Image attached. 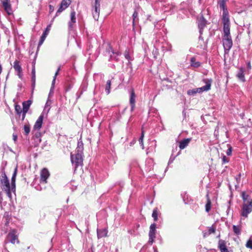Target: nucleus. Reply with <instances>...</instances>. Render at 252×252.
Returning <instances> with one entry per match:
<instances>
[{"mask_svg":"<svg viewBox=\"0 0 252 252\" xmlns=\"http://www.w3.org/2000/svg\"><path fill=\"white\" fill-rule=\"evenodd\" d=\"M232 148L231 147H230L229 148H228V149L227 150V152H226V154L228 155V156H230L231 155V153H232Z\"/></svg>","mask_w":252,"mask_h":252,"instance_id":"obj_42","label":"nucleus"},{"mask_svg":"<svg viewBox=\"0 0 252 252\" xmlns=\"http://www.w3.org/2000/svg\"><path fill=\"white\" fill-rule=\"evenodd\" d=\"M50 28H51V25L47 26L45 31L43 33L42 35H41V36L40 37V40L38 43V47H39L40 46H41L44 42L45 38L47 37V35L48 34L49 31L50 30Z\"/></svg>","mask_w":252,"mask_h":252,"instance_id":"obj_16","label":"nucleus"},{"mask_svg":"<svg viewBox=\"0 0 252 252\" xmlns=\"http://www.w3.org/2000/svg\"><path fill=\"white\" fill-rule=\"evenodd\" d=\"M72 0H62L60 6L57 11L56 15L66 9L71 4Z\"/></svg>","mask_w":252,"mask_h":252,"instance_id":"obj_12","label":"nucleus"},{"mask_svg":"<svg viewBox=\"0 0 252 252\" xmlns=\"http://www.w3.org/2000/svg\"><path fill=\"white\" fill-rule=\"evenodd\" d=\"M27 112L22 111V121H24L26 117V115Z\"/></svg>","mask_w":252,"mask_h":252,"instance_id":"obj_43","label":"nucleus"},{"mask_svg":"<svg viewBox=\"0 0 252 252\" xmlns=\"http://www.w3.org/2000/svg\"><path fill=\"white\" fill-rule=\"evenodd\" d=\"M83 144L82 142H78V146L75 151V153H71L70 158L72 164H75V168L76 169L79 166H82L83 163Z\"/></svg>","mask_w":252,"mask_h":252,"instance_id":"obj_4","label":"nucleus"},{"mask_svg":"<svg viewBox=\"0 0 252 252\" xmlns=\"http://www.w3.org/2000/svg\"><path fill=\"white\" fill-rule=\"evenodd\" d=\"M190 65L192 67L197 68L201 65V63L199 62L196 61L195 57H192L190 59Z\"/></svg>","mask_w":252,"mask_h":252,"instance_id":"obj_22","label":"nucleus"},{"mask_svg":"<svg viewBox=\"0 0 252 252\" xmlns=\"http://www.w3.org/2000/svg\"><path fill=\"white\" fill-rule=\"evenodd\" d=\"M188 94L189 95H194L197 93L196 89H193V90H189L187 92Z\"/></svg>","mask_w":252,"mask_h":252,"instance_id":"obj_35","label":"nucleus"},{"mask_svg":"<svg viewBox=\"0 0 252 252\" xmlns=\"http://www.w3.org/2000/svg\"><path fill=\"white\" fill-rule=\"evenodd\" d=\"M223 163H227L229 161V159L225 156H223L222 157Z\"/></svg>","mask_w":252,"mask_h":252,"instance_id":"obj_39","label":"nucleus"},{"mask_svg":"<svg viewBox=\"0 0 252 252\" xmlns=\"http://www.w3.org/2000/svg\"><path fill=\"white\" fill-rule=\"evenodd\" d=\"M3 7H4V10L6 12V13L8 15H10L12 13L11 5L10 3H5L2 4Z\"/></svg>","mask_w":252,"mask_h":252,"instance_id":"obj_21","label":"nucleus"},{"mask_svg":"<svg viewBox=\"0 0 252 252\" xmlns=\"http://www.w3.org/2000/svg\"><path fill=\"white\" fill-rule=\"evenodd\" d=\"M241 197L243 203L241 208V216L246 218L252 211V198L245 191L241 193Z\"/></svg>","mask_w":252,"mask_h":252,"instance_id":"obj_2","label":"nucleus"},{"mask_svg":"<svg viewBox=\"0 0 252 252\" xmlns=\"http://www.w3.org/2000/svg\"><path fill=\"white\" fill-rule=\"evenodd\" d=\"M9 242L12 244H15L16 243L17 244L20 243V241L17 235V230L16 229H11L8 233L6 238L4 241V244H6Z\"/></svg>","mask_w":252,"mask_h":252,"instance_id":"obj_6","label":"nucleus"},{"mask_svg":"<svg viewBox=\"0 0 252 252\" xmlns=\"http://www.w3.org/2000/svg\"><path fill=\"white\" fill-rule=\"evenodd\" d=\"M15 110L16 113L19 115H20L23 111V109H21V106L18 104L15 105Z\"/></svg>","mask_w":252,"mask_h":252,"instance_id":"obj_32","label":"nucleus"},{"mask_svg":"<svg viewBox=\"0 0 252 252\" xmlns=\"http://www.w3.org/2000/svg\"><path fill=\"white\" fill-rule=\"evenodd\" d=\"M32 87L33 89L35 85V68L34 65H33L32 70Z\"/></svg>","mask_w":252,"mask_h":252,"instance_id":"obj_23","label":"nucleus"},{"mask_svg":"<svg viewBox=\"0 0 252 252\" xmlns=\"http://www.w3.org/2000/svg\"><path fill=\"white\" fill-rule=\"evenodd\" d=\"M13 68L17 72V75L20 78H22V69L21 66L20 64V62L18 60H16L14 62Z\"/></svg>","mask_w":252,"mask_h":252,"instance_id":"obj_15","label":"nucleus"},{"mask_svg":"<svg viewBox=\"0 0 252 252\" xmlns=\"http://www.w3.org/2000/svg\"><path fill=\"white\" fill-rule=\"evenodd\" d=\"M218 248L220 252H228L225 242L223 240H220L218 243Z\"/></svg>","mask_w":252,"mask_h":252,"instance_id":"obj_17","label":"nucleus"},{"mask_svg":"<svg viewBox=\"0 0 252 252\" xmlns=\"http://www.w3.org/2000/svg\"><path fill=\"white\" fill-rule=\"evenodd\" d=\"M216 228L214 225H212L209 229L208 232L209 234L215 233L216 232Z\"/></svg>","mask_w":252,"mask_h":252,"instance_id":"obj_34","label":"nucleus"},{"mask_svg":"<svg viewBox=\"0 0 252 252\" xmlns=\"http://www.w3.org/2000/svg\"><path fill=\"white\" fill-rule=\"evenodd\" d=\"M43 120V115H41L38 117L37 121H36V122L34 125V128L36 129H39L42 126Z\"/></svg>","mask_w":252,"mask_h":252,"instance_id":"obj_19","label":"nucleus"},{"mask_svg":"<svg viewBox=\"0 0 252 252\" xmlns=\"http://www.w3.org/2000/svg\"><path fill=\"white\" fill-rule=\"evenodd\" d=\"M158 210L157 208H156L154 209L153 213H152V217L154 218V220L155 221H157L158 220Z\"/></svg>","mask_w":252,"mask_h":252,"instance_id":"obj_28","label":"nucleus"},{"mask_svg":"<svg viewBox=\"0 0 252 252\" xmlns=\"http://www.w3.org/2000/svg\"><path fill=\"white\" fill-rule=\"evenodd\" d=\"M233 230L235 234L239 235L241 233V229L238 226L233 225Z\"/></svg>","mask_w":252,"mask_h":252,"instance_id":"obj_30","label":"nucleus"},{"mask_svg":"<svg viewBox=\"0 0 252 252\" xmlns=\"http://www.w3.org/2000/svg\"><path fill=\"white\" fill-rule=\"evenodd\" d=\"M41 133L40 132H36L34 135L33 136V138L34 140L35 141V143L37 145L39 143L41 142Z\"/></svg>","mask_w":252,"mask_h":252,"instance_id":"obj_26","label":"nucleus"},{"mask_svg":"<svg viewBox=\"0 0 252 252\" xmlns=\"http://www.w3.org/2000/svg\"><path fill=\"white\" fill-rule=\"evenodd\" d=\"M115 55L119 56L120 54L118 52L115 53L113 50L112 49L111 46L109 44H108L106 48L105 56H109V61L113 59L118 60V59L115 56Z\"/></svg>","mask_w":252,"mask_h":252,"instance_id":"obj_9","label":"nucleus"},{"mask_svg":"<svg viewBox=\"0 0 252 252\" xmlns=\"http://www.w3.org/2000/svg\"><path fill=\"white\" fill-rule=\"evenodd\" d=\"M248 67L249 68H251V64H250V63H249L248 64Z\"/></svg>","mask_w":252,"mask_h":252,"instance_id":"obj_49","label":"nucleus"},{"mask_svg":"<svg viewBox=\"0 0 252 252\" xmlns=\"http://www.w3.org/2000/svg\"><path fill=\"white\" fill-rule=\"evenodd\" d=\"M100 9V0H95L94 4H92V13L93 18L95 20L97 21L99 17Z\"/></svg>","mask_w":252,"mask_h":252,"instance_id":"obj_7","label":"nucleus"},{"mask_svg":"<svg viewBox=\"0 0 252 252\" xmlns=\"http://www.w3.org/2000/svg\"><path fill=\"white\" fill-rule=\"evenodd\" d=\"M138 17V12L136 11H135L132 15L133 18V24H134L135 21L137 17Z\"/></svg>","mask_w":252,"mask_h":252,"instance_id":"obj_36","label":"nucleus"},{"mask_svg":"<svg viewBox=\"0 0 252 252\" xmlns=\"http://www.w3.org/2000/svg\"><path fill=\"white\" fill-rule=\"evenodd\" d=\"M125 56L126 59H127L128 60H129L130 55L127 51H126L125 52Z\"/></svg>","mask_w":252,"mask_h":252,"instance_id":"obj_40","label":"nucleus"},{"mask_svg":"<svg viewBox=\"0 0 252 252\" xmlns=\"http://www.w3.org/2000/svg\"><path fill=\"white\" fill-rule=\"evenodd\" d=\"M198 28L200 30V32H202V31L204 29V28L206 27L207 24V20L205 19L203 15H201L198 19Z\"/></svg>","mask_w":252,"mask_h":252,"instance_id":"obj_14","label":"nucleus"},{"mask_svg":"<svg viewBox=\"0 0 252 252\" xmlns=\"http://www.w3.org/2000/svg\"><path fill=\"white\" fill-rule=\"evenodd\" d=\"M135 98L136 95L134 89L132 88L131 90L130 97L129 99V103L131 106V111H133L135 107Z\"/></svg>","mask_w":252,"mask_h":252,"instance_id":"obj_13","label":"nucleus"},{"mask_svg":"<svg viewBox=\"0 0 252 252\" xmlns=\"http://www.w3.org/2000/svg\"><path fill=\"white\" fill-rule=\"evenodd\" d=\"M237 77L240 80H241L243 82H244L245 81V76H244V70L243 68H241L239 69V71L237 74Z\"/></svg>","mask_w":252,"mask_h":252,"instance_id":"obj_24","label":"nucleus"},{"mask_svg":"<svg viewBox=\"0 0 252 252\" xmlns=\"http://www.w3.org/2000/svg\"><path fill=\"white\" fill-rule=\"evenodd\" d=\"M75 12L74 11H71L70 13V22H69V26L71 28L72 27V25L76 22V17H75Z\"/></svg>","mask_w":252,"mask_h":252,"instance_id":"obj_25","label":"nucleus"},{"mask_svg":"<svg viewBox=\"0 0 252 252\" xmlns=\"http://www.w3.org/2000/svg\"><path fill=\"white\" fill-rule=\"evenodd\" d=\"M17 173V168H15L11 178V186L9 180L5 173L1 174L0 178V187L2 191L6 194L7 196L11 198V192L15 191L16 189V177Z\"/></svg>","mask_w":252,"mask_h":252,"instance_id":"obj_1","label":"nucleus"},{"mask_svg":"<svg viewBox=\"0 0 252 252\" xmlns=\"http://www.w3.org/2000/svg\"><path fill=\"white\" fill-rule=\"evenodd\" d=\"M13 139L14 141V142H16L17 139V136L16 134H13Z\"/></svg>","mask_w":252,"mask_h":252,"instance_id":"obj_44","label":"nucleus"},{"mask_svg":"<svg viewBox=\"0 0 252 252\" xmlns=\"http://www.w3.org/2000/svg\"><path fill=\"white\" fill-rule=\"evenodd\" d=\"M230 23L223 24V35L222 36L223 45L225 52H228L232 46L233 42L230 35Z\"/></svg>","mask_w":252,"mask_h":252,"instance_id":"obj_3","label":"nucleus"},{"mask_svg":"<svg viewBox=\"0 0 252 252\" xmlns=\"http://www.w3.org/2000/svg\"><path fill=\"white\" fill-rule=\"evenodd\" d=\"M50 176V173L48 170L46 168H43L40 172V183L46 184L47 183V180Z\"/></svg>","mask_w":252,"mask_h":252,"instance_id":"obj_11","label":"nucleus"},{"mask_svg":"<svg viewBox=\"0 0 252 252\" xmlns=\"http://www.w3.org/2000/svg\"><path fill=\"white\" fill-rule=\"evenodd\" d=\"M1 195V192L0 191V196Z\"/></svg>","mask_w":252,"mask_h":252,"instance_id":"obj_51","label":"nucleus"},{"mask_svg":"<svg viewBox=\"0 0 252 252\" xmlns=\"http://www.w3.org/2000/svg\"><path fill=\"white\" fill-rule=\"evenodd\" d=\"M53 8L52 7L51 5H50V10H53Z\"/></svg>","mask_w":252,"mask_h":252,"instance_id":"obj_50","label":"nucleus"},{"mask_svg":"<svg viewBox=\"0 0 252 252\" xmlns=\"http://www.w3.org/2000/svg\"><path fill=\"white\" fill-rule=\"evenodd\" d=\"M2 4H4L6 3H10V0H3L2 1Z\"/></svg>","mask_w":252,"mask_h":252,"instance_id":"obj_45","label":"nucleus"},{"mask_svg":"<svg viewBox=\"0 0 252 252\" xmlns=\"http://www.w3.org/2000/svg\"><path fill=\"white\" fill-rule=\"evenodd\" d=\"M32 100H28L27 101H24L23 104V111L27 112L29 111L30 106L32 103Z\"/></svg>","mask_w":252,"mask_h":252,"instance_id":"obj_20","label":"nucleus"},{"mask_svg":"<svg viewBox=\"0 0 252 252\" xmlns=\"http://www.w3.org/2000/svg\"><path fill=\"white\" fill-rule=\"evenodd\" d=\"M246 247L247 248L250 249L252 250V235L249 238V239L247 241L246 244Z\"/></svg>","mask_w":252,"mask_h":252,"instance_id":"obj_31","label":"nucleus"},{"mask_svg":"<svg viewBox=\"0 0 252 252\" xmlns=\"http://www.w3.org/2000/svg\"><path fill=\"white\" fill-rule=\"evenodd\" d=\"M203 81L206 84V85L200 88H196V90L197 93H200L204 91H208L211 89L212 80L211 79H204Z\"/></svg>","mask_w":252,"mask_h":252,"instance_id":"obj_8","label":"nucleus"},{"mask_svg":"<svg viewBox=\"0 0 252 252\" xmlns=\"http://www.w3.org/2000/svg\"><path fill=\"white\" fill-rule=\"evenodd\" d=\"M143 139H144V137H140L139 139V143L141 144V146H142L143 147ZM143 149L144 148L143 147L142 148Z\"/></svg>","mask_w":252,"mask_h":252,"instance_id":"obj_41","label":"nucleus"},{"mask_svg":"<svg viewBox=\"0 0 252 252\" xmlns=\"http://www.w3.org/2000/svg\"><path fill=\"white\" fill-rule=\"evenodd\" d=\"M191 140V138L184 139L179 143V147L181 150L184 149L187 147Z\"/></svg>","mask_w":252,"mask_h":252,"instance_id":"obj_18","label":"nucleus"},{"mask_svg":"<svg viewBox=\"0 0 252 252\" xmlns=\"http://www.w3.org/2000/svg\"><path fill=\"white\" fill-rule=\"evenodd\" d=\"M2 71V67L1 64H0V74L1 73Z\"/></svg>","mask_w":252,"mask_h":252,"instance_id":"obj_48","label":"nucleus"},{"mask_svg":"<svg viewBox=\"0 0 252 252\" xmlns=\"http://www.w3.org/2000/svg\"><path fill=\"white\" fill-rule=\"evenodd\" d=\"M141 137H144V131L143 130H142Z\"/></svg>","mask_w":252,"mask_h":252,"instance_id":"obj_46","label":"nucleus"},{"mask_svg":"<svg viewBox=\"0 0 252 252\" xmlns=\"http://www.w3.org/2000/svg\"><path fill=\"white\" fill-rule=\"evenodd\" d=\"M31 248H32H32H33V247H32V246L31 245H30V246H28V247H27V250H29Z\"/></svg>","mask_w":252,"mask_h":252,"instance_id":"obj_47","label":"nucleus"},{"mask_svg":"<svg viewBox=\"0 0 252 252\" xmlns=\"http://www.w3.org/2000/svg\"><path fill=\"white\" fill-rule=\"evenodd\" d=\"M60 70V67H59L57 71L56 72L55 74V76L54 77V79L53 80V83L52 84H54V82L55 81V80H56V76L59 74V71Z\"/></svg>","mask_w":252,"mask_h":252,"instance_id":"obj_37","label":"nucleus"},{"mask_svg":"<svg viewBox=\"0 0 252 252\" xmlns=\"http://www.w3.org/2000/svg\"><path fill=\"white\" fill-rule=\"evenodd\" d=\"M156 224L153 223L150 226L149 232V243L151 245L153 243L154 239L156 238Z\"/></svg>","mask_w":252,"mask_h":252,"instance_id":"obj_10","label":"nucleus"},{"mask_svg":"<svg viewBox=\"0 0 252 252\" xmlns=\"http://www.w3.org/2000/svg\"><path fill=\"white\" fill-rule=\"evenodd\" d=\"M218 5L222 10V22L230 23L229 15L227 9L225 0H218Z\"/></svg>","mask_w":252,"mask_h":252,"instance_id":"obj_5","label":"nucleus"},{"mask_svg":"<svg viewBox=\"0 0 252 252\" xmlns=\"http://www.w3.org/2000/svg\"><path fill=\"white\" fill-rule=\"evenodd\" d=\"M111 82L110 80H108L106 82L105 86V91L107 94H109L110 92Z\"/></svg>","mask_w":252,"mask_h":252,"instance_id":"obj_29","label":"nucleus"},{"mask_svg":"<svg viewBox=\"0 0 252 252\" xmlns=\"http://www.w3.org/2000/svg\"><path fill=\"white\" fill-rule=\"evenodd\" d=\"M24 130L25 132V134L26 135H28L30 132V126L29 125H25L24 126Z\"/></svg>","mask_w":252,"mask_h":252,"instance_id":"obj_33","label":"nucleus"},{"mask_svg":"<svg viewBox=\"0 0 252 252\" xmlns=\"http://www.w3.org/2000/svg\"><path fill=\"white\" fill-rule=\"evenodd\" d=\"M207 203L205 205V210L206 212H208L210 211L211 208V201L209 198V195L207 194Z\"/></svg>","mask_w":252,"mask_h":252,"instance_id":"obj_27","label":"nucleus"},{"mask_svg":"<svg viewBox=\"0 0 252 252\" xmlns=\"http://www.w3.org/2000/svg\"><path fill=\"white\" fill-rule=\"evenodd\" d=\"M60 70V67H59L57 71L56 72L55 74V76L54 77V79L53 80V83L52 84H54V82L55 81V80H56V76L59 74V71Z\"/></svg>","mask_w":252,"mask_h":252,"instance_id":"obj_38","label":"nucleus"}]
</instances>
